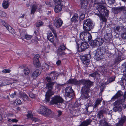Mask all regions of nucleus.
Returning a JSON list of instances; mask_svg holds the SVG:
<instances>
[{
	"mask_svg": "<svg viewBox=\"0 0 126 126\" xmlns=\"http://www.w3.org/2000/svg\"><path fill=\"white\" fill-rule=\"evenodd\" d=\"M32 36L29 34H25V38L27 40H30L32 37Z\"/></svg>",
	"mask_w": 126,
	"mask_h": 126,
	"instance_id": "c03bdc74",
	"label": "nucleus"
},
{
	"mask_svg": "<svg viewBox=\"0 0 126 126\" xmlns=\"http://www.w3.org/2000/svg\"><path fill=\"white\" fill-rule=\"evenodd\" d=\"M103 42L104 40L102 38H97L93 41V44L94 45L98 47L102 45Z\"/></svg>",
	"mask_w": 126,
	"mask_h": 126,
	"instance_id": "4468645a",
	"label": "nucleus"
},
{
	"mask_svg": "<svg viewBox=\"0 0 126 126\" xmlns=\"http://www.w3.org/2000/svg\"><path fill=\"white\" fill-rule=\"evenodd\" d=\"M38 113L43 115L46 116L50 118H53L54 115L52 114L51 110L44 106H42L38 110Z\"/></svg>",
	"mask_w": 126,
	"mask_h": 126,
	"instance_id": "f03ea898",
	"label": "nucleus"
},
{
	"mask_svg": "<svg viewBox=\"0 0 126 126\" xmlns=\"http://www.w3.org/2000/svg\"><path fill=\"white\" fill-rule=\"evenodd\" d=\"M92 84V82H91V84L90 85L89 87H87V85H83L84 86L81 89V91L82 93V96L83 99H87L89 97L88 93L89 90V88L90 87ZM86 84L87 85V84Z\"/></svg>",
	"mask_w": 126,
	"mask_h": 126,
	"instance_id": "423d86ee",
	"label": "nucleus"
},
{
	"mask_svg": "<svg viewBox=\"0 0 126 126\" xmlns=\"http://www.w3.org/2000/svg\"><path fill=\"white\" fill-rule=\"evenodd\" d=\"M124 7H119L117 8L116 10H117L118 11H120L122 10H123L124 9Z\"/></svg>",
	"mask_w": 126,
	"mask_h": 126,
	"instance_id": "052dcab7",
	"label": "nucleus"
},
{
	"mask_svg": "<svg viewBox=\"0 0 126 126\" xmlns=\"http://www.w3.org/2000/svg\"><path fill=\"white\" fill-rule=\"evenodd\" d=\"M79 37L81 40H84L85 41L87 40L91 41L92 39L91 34L88 32H81L79 34Z\"/></svg>",
	"mask_w": 126,
	"mask_h": 126,
	"instance_id": "39448f33",
	"label": "nucleus"
},
{
	"mask_svg": "<svg viewBox=\"0 0 126 126\" xmlns=\"http://www.w3.org/2000/svg\"><path fill=\"white\" fill-rule=\"evenodd\" d=\"M116 29L118 32H125L126 31V28L124 26H118L116 28Z\"/></svg>",
	"mask_w": 126,
	"mask_h": 126,
	"instance_id": "f3484780",
	"label": "nucleus"
},
{
	"mask_svg": "<svg viewBox=\"0 0 126 126\" xmlns=\"http://www.w3.org/2000/svg\"><path fill=\"white\" fill-rule=\"evenodd\" d=\"M99 14L95 13V14L98 16L102 20L103 22H106V19L103 17V15L107 16L108 14L109 11L106 8V6L102 4L98 5L96 8V9Z\"/></svg>",
	"mask_w": 126,
	"mask_h": 126,
	"instance_id": "f257e3e1",
	"label": "nucleus"
},
{
	"mask_svg": "<svg viewBox=\"0 0 126 126\" xmlns=\"http://www.w3.org/2000/svg\"><path fill=\"white\" fill-rule=\"evenodd\" d=\"M85 17V15L84 14H81L80 16V19L82 20L84 19V18Z\"/></svg>",
	"mask_w": 126,
	"mask_h": 126,
	"instance_id": "bf43d9fd",
	"label": "nucleus"
},
{
	"mask_svg": "<svg viewBox=\"0 0 126 126\" xmlns=\"http://www.w3.org/2000/svg\"><path fill=\"white\" fill-rule=\"evenodd\" d=\"M63 2L62 0H56V13L59 12L61 10Z\"/></svg>",
	"mask_w": 126,
	"mask_h": 126,
	"instance_id": "1a4fd4ad",
	"label": "nucleus"
},
{
	"mask_svg": "<svg viewBox=\"0 0 126 126\" xmlns=\"http://www.w3.org/2000/svg\"><path fill=\"white\" fill-rule=\"evenodd\" d=\"M50 105H53L54 104H55V95H54V97L52 98V100H51L49 103Z\"/></svg>",
	"mask_w": 126,
	"mask_h": 126,
	"instance_id": "ea45409f",
	"label": "nucleus"
},
{
	"mask_svg": "<svg viewBox=\"0 0 126 126\" xmlns=\"http://www.w3.org/2000/svg\"><path fill=\"white\" fill-rule=\"evenodd\" d=\"M126 120V116H124L122 117L121 120L119 122V123L121 126H122L123 124L124 123Z\"/></svg>",
	"mask_w": 126,
	"mask_h": 126,
	"instance_id": "c85d7f7f",
	"label": "nucleus"
},
{
	"mask_svg": "<svg viewBox=\"0 0 126 126\" xmlns=\"http://www.w3.org/2000/svg\"><path fill=\"white\" fill-rule=\"evenodd\" d=\"M39 33V29L38 28H37L34 31V34H35V37H36L37 39H39V38H38V37H37Z\"/></svg>",
	"mask_w": 126,
	"mask_h": 126,
	"instance_id": "7c9ffc66",
	"label": "nucleus"
},
{
	"mask_svg": "<svg viewBox=\"0 0 126 126\" xmlns=\"http://www.w3.org/2000/svg\"><path fill=\"white\" fill-rule=\"evenodd\" d=\"M38 5L34 4L32 5L31 8V14L33 15L34 14L37 9V7L38 6Z\"/></svg>",
	"mask_w": 126,
	"mask_h": 126,
	"instance_id": "6ab92c4d",
	"label": "nucleus"
},
{
	"mask_svg": "<svg viewBox=\"0 0 126 126\" xmlns=\"http://www.w3.org/2000/svg\"><path fill=\"white\" fill-rule=\"evenodd\" d=\"M122 37L123 39H126V32L123 33Z\"/></svg>",
	"mask_w": 126,
	"mask_h": 126,
	"instance_id": "680f3d73",
	"label": "nucleus"
},
{
	"mask_svg": "<svg viewBox=\"0 0 126 126\" xmlns=\"http://www.w3.org/2000/svg\"><path fill=\"white\" fill-rule=\"evenodd\" d=\"M91 57L90 54H88L85 56H82L81 58L83 63L84 64L88 65L90 62V59Z\"/></svg>",
	"mask_w": 126,
	"mask_h": 126,
	"instance_id": "f8f14e48",
	"label": "nucleus"
},
{
	"mask_svg": "<svg viewBox=\"0 0 126 126\" xmlns=\"http://www.w3.org/2000/svg\"><path fill=\"white\" fill-rule=\"evenodd\" d=\"M33 63L34 66L37 68H39L41 66V64L39 61H33Z\"/></svg>",
	"mask_w": 126,
	"mask_h": 126,
	"instance_id": "473e14b6",
	"label": "nucleus"
},
{
	"mask_svg": "<svg viewBox=\"0 0 126 126\" xmlns=\"http://www.w3.org/2000/svg\"><path fill=\"white\" fill-rule=\"evenodd\" d=\"M24 72L25 75H28L30 72V70L28 67L25 68L23 70Z\"/></svg>",
	"mask_w": 126,
	"mask_h": 126,
	"instance_id": "c9c22d12",
	"label": "nucleus"
},
{
	"mask_svg": "<svg viewBox=\"0 0 126 126\" xmlns=\"http://www.w3.org/2000/svg\"><path fill=\"white\" fill-rule=\"evenodd\" d=\"M91 122V121L90 119L86 120L82 122L79 126H87L90 124Z\"/></svg>",
	"mask_w": 126,
	"mask_h": 126,
	"instance_id": "a211bd4d",
	"label": "nucleus"
},
{
	"mask_svg": "<svg viewBox=\"0 0 126 126\" xmlns=\"http://www.w3.org/2000/svg\"><path fill=\"white\" fill-rule=\"evenodd\" d=\"M89 75L90 76L94 77L96 76L98 77L100 75L98 72L96 71L93 73L90 74Z\"/></svg>",
	"mask_w": 126,
	"mask_h": 126,
	"instance_id": "e433bc0d",
	"label": "nucleus"
},
{
	"mask_svg": "<svg viewBox=\"0 0 126 126\" xmlns=\"http://www.w3.org/2000/svg\"><path fill=\"white\" fill-rule=\"evenodd\" d=\"M55 72V71L51 72L50 74V77L47 76L46 77V79L47 81L49 82H51V78L54 79H55V76L54 73Z\"/></svg>",
	"mask_w": 126,
	"mask_h": 126,
	"instance_id": "dca6fc26",
	"label": "nucleus"
},
{
	"mask_svg": "<svg viewBox=\"0 0 126 126\" xmlns=\"http://www.w3.org/2000/svg\"><path fill=\"white\" fill-rule=\"evenodd\" d=\"M102 99V98L101 99L98 98L97 99L94 104V108H96L100 104L101 102Z\"/></svg>",
	"mask_w": 126,
	"mask_h": 126,
	"instance_id": "4be33fe9",
	"label": "nucleus"
},
{
	"mask_svg": "<svg viewBox=\"0 0 126 126\" xmlns=\"http://www.w3.org/2000/svg\"><path fill=\"white\" fill-rule=\"evenodd\" d=\"M22 99L24 101H26L28 100V97L27 95L25 94L22 95Z\"/></svg>",
	"mask_w": 126,
	"mask_h": 126,
	"instance_id": "49530a36",
	"label": "nucleus"
},
{
	"mask_svg": "<svg viewBox=\"0 0 126 126\" xmlns=\"http://www.w3.org/2000/svg\"><path fill=\"white\" fill-rule=\"evenodd\" d=\"M105 112L103 110H101L98 113V115L99 116V117H100L102 115V114L104 113Z\"/></svg>",
	"mask_w": 126,
	"mask_h": 126,
	"instance_id": "13d9d810",
	"label": "nucleus"
},
{
	"mask_svg": "<svg viewBox=\"0 0 126 126\" xmlns=\"http://www.w3.org/2000/svg\"><path fill=\"white\" fill-rule=\"evenodd\" d=\"M54 37L53 36H50V38L48 39L50 41V42H52L53 43L54 46H55V44H54Z\"/></svg>",
	"mask_w": 126,
	"mask_h": 126,
	"instance_id": "09e8293b",
	"label": "nucleus"
},
{
	"mask_svg": "<svg viewBox=\"0 0 126 126\" xmlns=\"http://www.w3.org/2000/svg\"><path fill=\"white\" fill-rule=\"evenodd\" d=\"M63 100L60 96H56V107L61 108V105L63 103Z\"/></svg>",
	"mask_w": 126,
	"mask_h": 126,
	"instance_id": "ddd939ff",
	"label": "nucleus"
},
{
	"mask_svg": "<svg viewBox=\"0 0 126 126\" xmlns=\"http://www.w3.org/2000/svg\"><path fill=\"white\" fill-rule=\"evenodd\" d=\"M61 61L60 60H58L56 62V64L57 65H59L61 64Z\"/></svg>",
	"mask_w": 126,
	"mask_h": 126,
	"instance_id": "e2e57ef3",
	"label": "nucleus"
},
{
	"mask_svg": "<svg viewBox=\"0 0 126 126\" xmlns=\"http://www.w3.org/2000/svg\"><path fill=\"white\" fill-rule=\"evenodd\" d=\"M40 57V55L39 54L36 55L34 57L33 61H39V58Z\"/></svg>",
	"mask_w": 126,
	"mask_h": 126,
	"instance_id": "a19ab883",
	"label": "nucleus"
},
{
	"mask_svg": "<svg viewBox=\"0 0 126 126\" xmlns=\"http://www.w3.org/2000/svg\"><path fill=\"white\" fill-rule=\"evenodd\" d=\"M11 71V70L9 69H4L2 71V72L4 73H9Z\"/></svg>",
	"mask_w": 126,
	"mask_h": 126,
	"instance_id": "8fccbe9b",
	"label": "nucleus"
},
{
	"mask_svg": "<svg viewBox=\"0 0 126 126\" xmlns=\"http://www.w3.org/2000/svg\"><path fill=\"white\" fill-rule=\"evenodd\" d=\"M94 24L90 19H87L83 21V28L85 31H90L91 29L94 28Z\"/></svg>",
	"mask_w": 126,
	"mask_h": 126,
	"instance_id": "20e7f679",
	"label": "nucleus"
},
{
	"mask_svg": "<svg viewBox=\"0 0 126 126\" xmlns=\"http://www.w3.org/2000/svg\"><path fill=\"white\" fill-rule=\"evenodd\" d=\"M7 121L9 122H12L13 123H17L18 121V120L16 119H11L9 118H8Z\"/></svg>",
	"mask_w": 126,
	"mask_h": 126,
	"instance_id": "79ce46f5",
	"label": "nucleus"
},
{
	"mask_svg": "<svg viewBox=\"0 0 126 126\" xmlns=\"http://www.w3.org/2000/svg\"><path fill=\"white\" fill-rule=\"evenodd\" d=\"M9 4L8 1L5 0H3L2 4L3 7L5 9H6L8 8Z\"/></svg>",
	"mask_w": 126,
	"mask_h": 126,
	"instance_id": "412c9836",
	"label": "nucleus"
},
{
	"mask_svg": "<svg viewBox=\"0 0 126 126\" xmlns=\"http://www.w3.org/2000/svg\"><path fill=\"white\" fill-rule=\"evenodd\" d=\"M126 71V64L123 65L122 67V71L124 74L125 73Z\"/></svg>",
	"mask_w": 126,
	"mask_h": 126,
	"instance_id": "de8ad7c7",
	"label": "nucleus"
},
{
	"mask_svg": "<svg viewBox=\"0 0 126 126\" xmlns=\"http://www.w3.org/2000/svg\"><path fill=\"white\" fill-rule=\"evenodd\" d=\"M1 22L2 24L6 28V26L8 27L9 25H8L7 23L4 21L2 20Z\"/></svg>",
	"mask_w": 126,
	"mask_h": 126,
	"instance_id": "864d4df0",
	"label": "nucleus"
},
{
	"mask_svg": "<svg viewBox=\"0 0 126 126\" xmlns=\"http://www.w3.org/2000/svg\"><path fill=\"white\" fill-rule=\"evenodd\" d=\"M87 5L86 0H82L81 2V5L82 8H86Z\"/></svg>",
	"mask_w": 126,
	"mask_h": 126,
	"instance_id": "5701e85b",
	"label": "nucleus"
},
{
	"mask_svg": "<svg viewBox=\"0 0 126 126\" xmlns=\"http://www.w3.org/2000/svg\"><path fill=\"white\" fill-rule=\"evenodd\" d=\"M6 29L10 33L12 34L15 33V32L14 29L10 25H8V27L6 26Z\"/></svg>",
	"mask_w": 126,
	"mask_h": 126,
	"instance_id": "bb28decb",
	"label": "nucleus"
},
{
	"mask_svg": "<svg viewBox=\"0 0 126 126\" xmlns=\"http://www.w3.org/2000/svg\"><path fill=\"white\" fill-rule=\"evenodd\" d=\"M101 125L102 126H111L110 125L108 124V123L104 121L103 122L101 123Z\"/></svg>",
	"mask_w": 126,
	"mask_h": 126,
	"instance_id": "6e6d98bb",
	"label": "nucleus"
},
{
	"mask_svg": "<svg viewBox=\"0 0 126 126\" xmlns=\"http://www.w3.org/2000/svg\"><path fill=\"white\" fill-rule=\"evenodd\" d=\"M54 83L52 82H49L46 84V87L50 89H52V86L54 84Z\"/></svg>",
	"mask_w": 126,
	"mask_h": 126,
	"instance_id": "72a5a7b5",
	"label": "nucleus"
},
{
	"mask_svg": "<svg viewBox=\"0 0 126 126\" xmlns=\"http://www.w3.org/2000/svg\"><path fill=\"white\" fill-rule=\"evenodd\" d=\"M45 66L47 69H48L49 68V65L46 63L45 64Z\"/></svg>",
	"mask_w": 126,
	"mask_h": 126,
	"instance_id": "69168bd1",
	"label": "nucleus"
},
{
	"mask_svg": "<svg viewBox=\"0 0 126 126\" xmlns=\"http://www.w3.org/2000/svg\"><path fill=\"white\" fill-rule=\"evenodd\" d=\"M123 94V93L121 91H118L114 96L113 98L114 99L117 98L119 97L122 96Z\"/></svg>",
	"mask_w": 126,
	"mask_h": 126,
	"instance_id": "a878e982",
	"label": "nucleus"
},
{
	"mask_svg": "<svg viewBox=\"0 0 126 126\" xmlns=\"http://www.w3.org/2000/svg\"><path fill=\"white\" fill-rule=\"evenodd\" d=\"M63 22L60 18H58L56 22V27L58 28L61 26L63 24Z\"/></svg>",
	"mask_w": 126,
	"mask_h": 126,
	"instance_id": "aec40b11",
	"label": "nucleus"
},
{
	"mask_svg": "<svg viewBox=\"0 0 126 126\" xmlns=\"http://www.w3.org/2000/svg\"><path fill=\"white\" fill-rule=\"evenodd\" d=\"M48 27L50 29L51 31L53 33L54 36L55 37V31L54 30L53 27L52 25L50 24L49 25Z\"/></svg>",
	"mask_w": 126,
	"mask_h": 126,
	"instance_id": "58836bf2",
	"label": "nucleus"
},
{
	"mask_svg": "<svg viewBox=\"0 0 126 126\" xmlns=\"http://www.w3.org/2000/svg\"><path fill=\"white\" fill-rule=\"evenodd\" d=\"M95 58L97 61H99L102 59V53L100 48H97L96 50L95 53Z\"/></svg>",
	"mask_w": 126,
	"mask_h": 126,
	"instance_id": "2eb2a0df",
	"label": "nucleus"
},
{
	"mask_svg": "<svg viewBox=\"0 0 126 126\" xmlns=\"http://www.w3.org/2000/svg\"><path fill=\"white\" fill-rule=\"evenodd\" d=\"M122 20H123V23H126V18L124 17V18H123L122 19Z\"/></svg>",
	"mask_w": 126,
	"mask_h": 126,
	"instance_id": "774afa93",
	"label": "nucleus"
},
{
	"mask_svg": "<svg viewBox=\"0 0 126 126\" xmlns=\"http://www.w3.org/2000/svg\"><path fill=\"white\" fill-rule=\"evenodd\" d=\"M68 82L69 84H74L79 85L82 84L86 86L87 85L86 84H87V86L88 87H89L90 85L91 84V82L89 80H81L78 81L75 79H70L68 81Z\"/></svg>",
	"mask_w": 126,
	"mask_h": 126,
	"instance_id": "7ed1b4c3",
	"label": "nucleus"
},
{
	"mask_svg": "<svg viewBox=\"0 0 126 126\" xmlns=\"http://www.w3.org/2000/svg\"><path fill=\"white\" fill-rule=\"evenodd\" d=\"M58 116H59L62 114V112L61 111L58 110Z\"/></svg>",
	"mask_w": 126,
	"mask_h": 126,
	"instance_id": "338daca9",
	"label": "nucleus"
},
{
	"mask_svg": "<svg viewBox=\"0 0 126 126\" xmlns=\"http://www.w3.org/2000/svg\"><path fill=\"white\" fill-rule=\"evenodd\" d=\"M107 70L104 68V66L101 67L99 69V72L102 75H105L107 73Z\"/></svg>",
	"mask_w": 126,
	"mask_h": 126,
	"instance_id": "b1692460",
	"label": "nucleus"
},
{
	"mask_svg": "<svg viewBox=\"0 0 126 126\" xmlns=\"http://www.w3.org/2000/svg\"><path fill=\"white\" fill-rule=\"evenodd\" d=\"M44 22L41 20H39L35 23L36 26L38 28L42 26L44 24Z\"/></svg>",
	"mask_w": 126,
	"mask_h": 126,
	"instance_id": "cd10ccee",
	"label": "nucleus"
},
{
	"mask_svg": "<svg viewBox=\"0 0 126 126\" xmlns=\"http://www.w3.org/2000/svg\"><path fill=\"white\" fill-rule=\"evenodd\" d=\"M78 15L77 14H75L71 19V21L72 22H76L77 21Z\"/></svg>",
	"mask_w": 126,
	"mask_h": 126,
	"instance_id": "393cba45",
	"label": "nucleus"
},
{
	"mask_svg": "<svg viewBox=\"0 0 126 126\" xmlns=\"http://www.w3.org/2000/svg\"><path fill=\"white\" fill-rule=\"evenodd\" d=\"M15 102H16V104L17 105H20L21 104V101L19 99H16L15 100Z\"/></svg>",
	"mask_w": 126,
	"mask_h": 126,
	"instance_id": "4d7b16f0",
	"label": "nucleus"
},
{
	"mask_svg": "<svg viewBox=\"0 0 126 126\" xmlns=\"http://www.w3.org/2000/svg\"><path fill=\"white\" fill-rule=\"evenodd\" d=\"M66 49L65 46L63 45H62L60 46V47L58 49L59 50H60V49L62 50H65Z\"/></svg>",
	"mask_w": 126,
	"mask_h": 126,
	"instance_id": "603ef678",
	"label": "nucleus"
},
{
	"mask_svg": "<svg viewBox=\"0 0 126 126\" xmlns=\"http://www.w3.org/2000/svg\"><path fill=\"white\" fill-rule=\"evenodd\" d=\"M53 36L52 34L50 31H49L48 32V33H47V39L50 38V36Z\"/></svg>",
	"mask_w": 126,
	"mask_h": 126,
	"instance_id": "3c124183",
	"label": "nucleus"
},
{
	"mask_svg": "<svg viewBox=\"0 0 126 126\" xmlns=\"http://www.w3.org/2000/svg\"><path fill=\"white\" fill-rule=\"evenodd\" d=\"M125 101V100L124 99H120L117 100L116 102V104L117 105H119L120 104L123 103Z\"/></svg>",
	"mask_w": 126,
	"mask_h": 126,
	"instance_id": "4c0bfd02",
	"label": "nucleus"
},
{
	"mask_svg": "<svg viewBox=\"0 0 126 126\" xmlns=\"http://www.w3.org/2000/svg\"><path fill=\"white\" fill-rule=\"evenodd\" d=\"M29 95L30 97L32 98H33L35 96L32 93H30L29 94Z\"/></svg>",
	"mask_w": 126,
	"mask_h": 126,
	"instance_id": "0e129e2a",
	"label": "nucleus"
},
{
	"mask_svg": "<svg viewBox=\"0 0 126 126\" xmlns=\"http://www.w3.org/2000/svg\"><path fill=\"white\" fill-rule=\"evenodd\" d=\"M28 114L27 115V116L28 118H31L32 116V112L31 110H29L28 111Z\"/></svg>",
	"mask_w": 126,
	"mask_h": 126,
	"instance_id": "37998d69",
	"label": "nucleus"
},
{
	"mask_svg": "<svg viewBox=\"0 0 126 126\" xmlns=\"http://www.w3.org/2000/svg\"><path fill=\"white\" fill-rule=\"evenodd\" d=\"M77 46L78 47V49L80 52L84 51L86 49L89 47V45L88 43L86 42H81L79 46L77 44Z\"/></svg>",
	"mask_w": 126,
	"mask_h": 126,
	"instance_id": "6e6552de",
	"label": "nucleus"
},
{
	"mask_svg": "<svg viewBox=\"0 0 126 126\" xmlns=\"http://www.w3.org/2000/svg\"><path fill=\"white\" fill-rule=\"evenodd\" d=\"M52 89L49 88L46 93L45 100L46 103H49L50 101V97L54 94V92Z\"/></svg>",
	"mask_w": 126,
	"mask_h": 126,
	"instance_id": "0eeeda50",
	"label": "nucleus"
},
{
	"mask_svg": "<svg viewBox=\"0 0 126 126\" xmlns=\"http://www.w3.org/2000/svg\"><path fill=\"white\" fill-rule=\"evenodd\" d=\"M65 54L64 52L61 50H59V49L58 50L57 52V55L59 57H62Z\"/></svg>",
	"mask_w": 126,
	"mask_h": 126,
	"instance_id": "c756f323",
	"label": "nucleus"
},
{
	"mask_svg": "<svg viewBox=\"0 0 126 126\" xmlns=\"http://www.w3.org/2000/svg\"><path fill=\"white\" fill-rule=\"evenodd\" d=\"M65 95L67 97L70 98L74 96V94L73 90L71 87H68L65 88Z\"/></svg>",
	"mask_w": 126,
	"mask_h": 126,
	"instance_id": "9d476101",
	"label": "nucleus"
},
{
	"mask_svg": "<svg viewBox=\"0 0 126 126\" xmlns=\"http://www.w3.org/2000/svg\"><path fill=\"white\" fill-rule=\"evenodd\" d=\"M114 80L115 79L114 78H110L107 80V81L105 82V85L109 83L114 81Z\"/></svg>",
	"mask_w": 126,
	"mask_h": 126,
	"instance_id": "f704fd0d",
	"label": "nucleus"
},
{
	"mask_svg": "<svg viewBox=\"0 0 126 126\" xmlns=\"http://www.w3.org/2000/svg\"><path fill=\"white\" fill-rule=\"evenodd\" d=\"M6 16V14L5 12L0 10V16L4 17Z\"/></svg>",
	"mask_w": 126,
	"mask_h": 126,
	"instance_id": "a18cd8bd",
	"label": "nucleus"
},
{
	"mask_svg": "<svg viewBox=\"0 0 126 126\" xmlns=\"http://www.w3.org/2000/svg\"><path fill=\"white\" fill-rule=\"evenodd\" d=\"M54 1H50V4H49V7H53L54 6V5L55 4V0H53Z\"/></svg>",
	"mask_w": 126,
	"mask_h": 126,
	"instance_id": "5fc2aeb1",
	"label": "nucleus"
},
{
	"mask_svg": "<svg viewBox=\"0 0 126 126\" xmlns=\"http://www.w3.org/2000/svg\"><path fill=\"white\" fill-rule=\"evenodd\" d=\"M112 36L110 33H107L105 34L104 36V38L106 40H109L111 39Z\"/></svg>",
	"mask_w": 126,
	"mask_h": 126,
	"instance_id": "2f4dec72",
	"label": "nucleus"
},
{
	"mask_svg": "<svg viewBox=\"0 0 126 126\" xmlns=\"http://www.w3.org/2000/svg\"><path fill=\"white\" fill-rule=\"evenodd\" d=\"M41 73V70L40 69H37L35 70L32 73L31 77L33 79H36Z\"/></svg>",
	"mask_w": 126,
	"mask_h": 126,
	"instance_id": "9b49d317",
	"label": "nucleus"
}]
</instances>
